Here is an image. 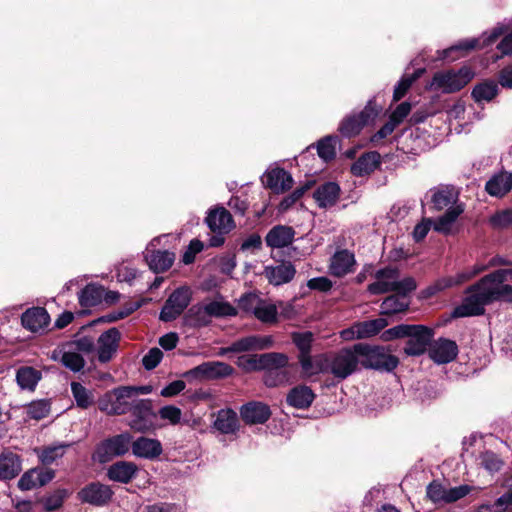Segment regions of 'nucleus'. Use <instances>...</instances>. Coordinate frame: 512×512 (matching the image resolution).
Listing matches in <instances>:
<instances>
[{
	"label": "nucleus",
	"instance_id": "obj_1",
	"mask_svg": "<svg viewBox=\"0 0 512 512\" xmlns=\"http://www.w3.org/2000/svg\"><path fill=\"white\" fill-rule=\"evenodd\" d=\"M512 279V269H499L480 279L467 290L469 295L453 311L454 317L479 316L485 306L495 301H512V286L505 281Z\"/></svg>",
	"mask_w": 512,
	"mask_h": 512
},
{
	"label": "nucleus",
	"instance_id": "obj_2",
	"mask_svg": "<svg viewBox=\"0 0 512 512\" xmlns=\"http://www.w3.org/2000/svg\"><path fill=\"white\" fill-rule=\"evenodd\" d=\"M433 336V329L427 326L400 324L385 330L382 339L391 341L407 338L404 353L408 356H420L426 352Z\"/></svg>",
	"mask_w": 512,
	"mask_h": 512
},
{
	"label": "nucleus",
	"instance_id": "obj_3",
	"mask_svg": "<svg viewBox=\"0 0 512 512\" xmlns=\"http://www.w3.org/2000/svg\"><path fill=\"white\" fill-rule=\"evenodd\" d=\"M355 351L360 355V364L365 369L391 372L399 364L398 358L383 346L357 343Z\"/></svg>",
	"mask_w": 512,
	"mask_h": 512
},
{
	"label": "nucleus",
	"instance_id": "obj_4",
	"mask_svg": "<svg viewBox=\"0 0 512 512\" xmlns=\"http://www.w3.org/2000/svg\"><path fill=\"white\" fill-rule=\"evenodd\" d=\"M135 398L132 386H121L106 392L98 400V408L108 415H124L130 412Z\"/></svg>",
	"mask_w": 512,
	"mask_h": 512
},
{
	"label": "nucleus",
	"instance_id": "obj_5",
	"mask_svg": "<svg viewBox=\"0 0 512 512\" xmlns=\"http://www.w3.org/2000/svg\"><path fill=\"white\" fill-rule=\"evenodd\" d=\"M473 78V72L469 68H461L457 72H437L433 76L430 88L443 93H453L461 90Z\"/></svg>",
	"mask_w": 512,
	"mask_h": 512
},
{
	"label": "nucleus",
	"instance_id": "obj_6",
	"mask_svg": "<svg viewBox=\"0 0 512 512\" xmlns=\"http://www.w3.org/2000/svg\"><path fill=\"white\" fill-rule=\"evenodd\" d=\"M132 446V436L129 433L115 435L102 441L93 455L94 460L106 463L114 457L125 455Z\"/></svg>",
	"mask_w": 512,
	"mask_h": 512
},
{
	"label": "nucleus",
	"instance_id": "obj_7",
	"mask_svg": "<svg viewBox=\"0 0 512 512\" xmlns=\"http://www.w3.org/2000/svg\"><path fill=\"white\" fill-rule=\"evenodd\" d=\"M360 364V355L355 351V345L343 348L329 359V372L335 378L346 379L353 374Z\"/></svg>",
	"mask_w": 512,
	"mask_h": 512
},
{
	"label": "nucleus",
	"instance_id": "obj_8",
	"mask_svg": "<svg viewBox=\"0 0 512 512\" xmlns=\"http://www.w3.org/2000/svg\"><path fill=\"white\" fill-rule=\"evenodd\" d=\"M234 368L222 361L204 362L184 373V377L196 380H218L231 376Z\"/></svg>",
	"mask_w": 512,
	"mask_h": 512
},
{
	"label": "nucleus",
	"instance_id": "obj_9",
	"mask_svg": "<svg viewBox=\"0 0 512 512\" xmlns=\"http://www.w3.org/2000/svg\"><path fill=\"white\" fill-rule=\"evenodd\" d=\"M190 303V291L186 287L176 289L166 300L161 312L160 320L170 322L175 320Z\"/></svg>",
	"mask_w": 512,
	"mask_h": 512
},
{
	"label": "nucleus",
	"instance_id": "obj_10",
	"mask_svg": "<svg viewBox=\"0 0 512 512\" xmlns=\"http://www.w3.org/2000/svg\"><path fill=\"white\" fill-rule=\"evenodd\" d=\"M120 339L121 333L115 327L106 330L98 337L95 353L100 363H108L115 357Z\"/></svg>",
	"mask_w": 512,
	"mask_h": 512
},
{
	"label": "nucleus",
	"instance_id": "obj_11",
	"mask_svg": "<svg viewBox=\"0 0 512 512\" xmlns=\"http://www.w3.org/2000/svg\"><path fill=\"white\" fill-rule=\"evenodd\" d=\"M133 419L130 422V427L139 432H145L152 428L153 423L151 418L155 417L152 410V403L149 399H140L136 397L131 405L129 412Z\"/></svg>",
	"mask_w": 512,
	"mask_h": 512
},
{
	"label": "nucleus",
	"instance_id": "obj_12",
	"mask_svg": "<svg viewBox=\"0 0 512 512\" xmlns=\"http://www.w3.org/2000/svg\"><path fill=\"white\" fill-rule=\"evenodd\" d=\"M377 114L378 111L370 101L358 115L345 118L340 124L339 131L346 137L357 135L365 125L374 120Z\"/></svg>",
	"mask_w": 512,
	"mask_h": 512
},
{
	"label": "nucleus",
	"instance_id": "obj_13",
	"mask_svg": "<svg viewBox=\"0 0 512 512\" xmlns=\"http://www.w3.org/2000/svg\"><path fill=\"white\" fill-rule=\"evenodd\" d=\"M113 495L108 485L99 482L90 483L78 492L79 499L94 506L107 504Z\"/></svg>",
	"mask_w": 512,
	"mask_h": 512
},
{
	"label": "nucleus",
	"instance_id": "obj_14",
	"mask_svg": "<svg viewBox=\"0 0 512 512\" xmlns=\"http://www.w3.org/2000/svg\"><path fill=\"white\" fill-rule=\"evenodd\" d=\"M355 265L354 253L347 249H339L331 256L328 269L332 276L341 278L352 273Z\"/></svg>",
	"mask_w": 512,
	"mask_h": 512
},
{
	"label": "nucleus",
	"instance_id": "obj_15",
	"mask_svg": "<svg viewBox=\"0 0 512 512\" xmlns=\"http://www.w3.org/2000/svg\"><path fill=\"white\" fill-rule=\"evenodd\" d=\"M399 278V270L397 268L386 267L379 269L375 273L376 281L368 285V292L372 295H380L392 292Z\"/></svg>",
	"mask_w": 512,
	"mask_h": 512
},
{
	"label": "nucleus",
	"instance_id": "obj_16",
	"mask_svg": "<svg viewBox=\"0 0 512 512\" xmlns=\"http://www.w3.org/2000/svg\"><path fill=\"white\" fill-rule=\"evenodd\" d=\"M458 354V347L452 340L439 338L429 344V356L437 364L453 361Z\"/></svg>",
	"mask_w": 512,
	"mask_h": 512
},
{
	"label": "nucleus",
	"instance_id": "obj_17",
	"mask_svg": "<svg viewBox=\"0 0 512 512\" xmlns=\"http://www.w3.org/2000/svg\"><path fill=\"white\" fill-rule=\"evenodd\" d=\"M240 415L246 424H264L270 418L271 410L267 404L252 401L240 408Z\"/></svg>",
	"mask_w": 512,
	"mask_h": 512
},
{
	"label": "nucleus",
	"instance_id": "obj_18",
	"mask_svg": "<svg viewBox=\"0 0 512 512\" xmlns=\"http://www.w3.org/2000/svg\"><path fill=\"white\" fill-rule=\"evenodd\" d=\"M262 181L266 187L270 188L277 194L283 193L293 186V178L291 174L282 168H275L267 171L263 175Z\"/></svg>",
	"mask_w": 512,
	"mask_h": 512
},
{
	"label": "nucleus",
	"instance_id": "obj_19",
	"mask_svg": "<svg viewBox=\"0 0 512 512\" xmlns=\"http://www.w3.org/2000/svg\"><path fill=\"white\" fill-rule=\"evenodd\" d=\"M205 222L211 231L222 233H229L234 227L232 215L224 207L209 210Z\"/></svg>",
	"mask_w": 512,
	"mask_h": 512
},
{
	"label": "nucleus",
	"instance_id": "obj_20",
	"mask_svg": "<svg viewBox=\"0 0 512 512\" xmlns=\"http://www.w3.org/2000/svg\"><path fill=\"white\" fill-rule=\"evenodd\" d=\"M131 448L136 457L150 460L159 457L163 452L162 444L159 440L147 437H139L132 441Z\"/></svg>",
	"mask_w": 512,
	"mask_h": 512
},
{
	"label": "nucleus",
	"instance_id": "obj_21",
	"mask_svg": "<svg viewBox=\"0 0 512 512\" xmlns=\"http://www.w3.org/2000/svg\"><path fill=\"white\" fill-rule=\"evenodd\" d=\"M340 197V187L335 182H326L318 186L313 192V198L320 208L327 209L334 206Z\"/></svg>",
	"mask_w": 512,
	"mask_h": 512
},
{
	"label": "nucleus",
	"instance_id": "obj_22",
	"mask_svg": "<svg viewBox=\"0 0 512 512\" xmlns=\"http://www.w3.org/2000/svg\"><path fill=\"white\" fill-rule=\"evenodd\" d=\"M296 270L291 262H282L276 266H267L264 275L269 283L279 286L290 282L295 276Z\"/></svg>",
	"mask_w": 512,
	"mask_h": 512
},
{
	"label": "nucleus",
	"instance_id": "obj_23",
	"mask_svg": "<svg viewBox=\"0 0 512 512\" xmlns=\"http://www.w3.org/2000/svg\"><path fill=\"white\" fill-rule=\"evenodd\" d=\"M21 322L26 329L32 332H38L48 326L50 317L46 309L34 307L22 314Z\"/></svg>",
	"mask_w": 512,
	"mask_h": 512
},
{
	"label": "nucleus",
	"instance_id": "obj_24",
	"mask_svg": "<svg viewBox=\"0 0 512 512\" xmlns=\"http://www.w3.org/2000/svg\"><path fill=\"white\" fill-rule=\"evenodd\" d=\"M138 467L130 461H118L112 464L107 470V476L110 480L127 484L137 474Z\"/></svg>",
	"mask_w": 512,
	"mask_h": 512
},
{
	"label": "nucleus",
	"instance_id": "obj_25",
	"mask_svg": "<svg viewBox=\"0 0 512 512\" xmlns=\"http://www.w3.org/2000/svg\"><path fill=\"white\" fill-rule=\"evenodd\" d=\"M298 361L303 374L307 377L329 371V359L324 354L316 355L314 357L309 354L305 357H299Z\"/></svg>",
	"mask_w": 512,
	"mask_h": 512
},
{
	"label": "nucleus",
	"instance_id": "obj_26",
	"mask_svg": "<svg viewBox=\"0 0 512 512\" xmlns=\"http://www.w3.org/2000/svg\"><path fill=\"white\" fill-rule=\"evenodd\" d=\"M432 193L431 202L435 210H443L455 206L454 204L458 200V192L453 186H440L438 188L431 189Z\"/></svg>",
	"mask_w": 512,
	"mask_h": 512
},
{
	"label": "nucleus",
	"instance_id": "obj_27",
	"mask_svg": "<svg viewBox=\"0 0 512 512\" xmlns=\"http://www.w3.org/2000/svg\"><path fill=\"white\" fill-rule=\"evenodd\" d=\"M295 231L288 226L273 227L266 235V244L271 248H284L293 242Z\"/></svg>",
	"mask_w": 512,
	"mask_h": 512
},
{
	"label": "nucleus",
	"instance_id": "obj_28",
	"mask_svg": "<svg viewBox=\"0 0 512 512\" xmlns=\"http://www.w3.org/2000/svg\"><path fill=\"white\" fill-rule=\"evenodd\" d=\"M22 470L20 457L11 452L3 451L0 454V479L8 480L16 477Z\"/></svg>",
	"mask_w": 512,
	"mask_h": 512
},
{
	"label": "nucleus",
	"instance_id": "obj_29",
	"mask_svg": "<svg viewBox=\"0 0 512 512\" xmlns=\"http://www.w3.org/2000/svg\"><path fill=\"white\" fill-rule=\"evenodd\" d=\"M315 394L312 389L306 385H299L290 390L287 394V403L297 409H306L310 407Z\"/></svg>",
	"mask_w": 512,
	"mask_h": 512
},
{
	"label": "nucleus",
	"instance_id": "obj_30",
	"mask_svg": "<svg viewBox=\"0 0 512 512\" xmlns=\"http://www.w3.org/2000/svg\"><path fill=\"white\" fill-rule=\"evenodd\" d=\"M145 259L152 271H154L155 273H161L168 270L172 266L175 260V255L174 253L166 250H147Z\"/></svg>",
	"mask_w": 512,
	"mask_h": 512
},
{
	"label": "nucleus",
	"instance_id": "obj_31",
	"mask_svg": "<svg viewBox=\"0 0 512 512\" xmlns=\"http://www.w3.org/2000/svg\"><path fill=\"white\" fill-rule=\"evenodd\" d=\"M214 427L222 434H234L239 429L237 413L232 409H221L216 415Z\"/></svg>",
	"mask_w": 512,
	"mask_h": 512
},
{
	"label": "nucleus",
	"instance_id": "obj_32",
	"mask_svg": "<svg viewBox=\"0 0 512 512\" xmlns=\"http://www.w3.org/2000/svg\"><path fill=\"white\" fill-rule=\"evenodd\" d=\"M41 379V371L31 366H22L16 371V382L21 390L33 392Z\"/></svg>",
	"mask_w": 512,
	"mask_h": 512
},
{
	"label": "nucleus",
	"instance_id": "obj_33",
	"mask_svg": "<svg viewBox=\"0 0 512 512\" xmlns=\"http://www.w3.org/2000/svg\"><path fill=\"white\" fill-rule=\"evenodd\" d=\"M463 211L464 207L462 204H456L455 206L449 207L443 215L432 220L434 230L443 234L450 233L452 225Z\"/></svg>",
	"mask_w": 512,
	"mask_h": 512
},
{
	"label": "nucleus",
	"instance_id": "obj_34",
	"mask_svg": "<svg viewBox=\"0 0 512 512\" xmlns=\"http://www.w3.org/2000/svg\"><path fill=\"white\" fill-rule=\"evenodd\" d=\"M511 188L512 175L506 172L494 175L485 185L487 193L494 197H503Z\"/></svg>",
	"mask_w": 512,
	"mask_h": 512
},
{
	"label": "nucleus",
	"instance_id": "obj_35",
	"mask_svg": "<svg viewBox=\"0 0 512 512\" xmlns=\"http://www.w3.org/2000/svg\"><path fill=\"white\" fill-rule=\"evenodd\" d=\"M380 163L378 152H368L358 158L351 166V173L361 177L373 172Z\"/></svg>",
	"mask_w": 512,
	"mask_h": 512
},
{
	"label": "nucleus",
	"instance_id": "obj_36",
	"mask_svg": "<svg viewBox=\"0 0 512 512\" xmlns=\"http://www.w3.org/2000/svg\"><path fill=\"white\" fill-rule=\"evenodd\" d=\"M480 46L479 39L473 38L469 40L461 41L447 49L439 51V59H448L454 61L460 57H463L466 52L473 50Z\"/></svg>",
	"mask_w": 512,
	"mask_h": 512
},
{
	"label": "nucleus",
	"instance_id": "obj_37",
	"mask_svg": "<svg viewBox=\"0 0 512 512\" xmlns=\"http://www.w3.org/2000/svg\"><path fill=\"white\" fill-rule=\"evenodd\" d=\"M261 369L266 371H281L289 363V358L284 353L269 352L260 354Z\"/></svg>",
	"mask_w": 512,
	"mask_h": 512
},
{
	"label": "nucleus",
	"instance_id": "obj_38",
	"mask_svg": "<svg viewBox=\"0 0 512 512\" xmlns=\"http://www.w3.org/2000/svg\"><path fill=\"white\" fill-rule=\"evenodd\" d=\"M387 325L388 322L384 318H376L372 320L357 322L356 333L360 339L369 338L378 334Z\"/></svg>",
	"mask_w": 512,
	"mask_h": 512
},
{
	"label": "nucleus",
	"instance_id": "obj_39",
	"mask_svg": "<svg viewBox=\"0 0 512 512\" xmlns=\"http://www.w3.org/2000/svg\"><path fill=\"white\" fill-rule=\"evenodd\" d=\"M61 363L73 372L81 371L85 366L83 356L67 344L62 352Z\"/></svg>",
	"mask_w": 512,
	"mask_h": 512
},
{
	"label": "nucleus",
	"instance_id": "obj_40",
	"mask_svg": "<svg viewBox=\"0 0 512 512\" xmlns=\"http://www.w3.org/2000/svg\"><path fill=\"white\" fill-rule=\"evenodd\" d=\"M498 94V84L495 81L487 80L479 83L472 90V97L476 102H489Z\"/></svg>",
	"mask_w": 512,
	"mask_h": 512
},
{
	"label": "nucleus",
	"instance_id": "obj_41",
	"mask_svg": "<svg viewBox=\"0 0 512 512\" xmlns=\"http://www.w3.org/2000/svg\"><path fill=\"white\" fill-rule=\"evenodd\" d=\"M408 307L409 301L407 298L401 297L397 294L386 297L380 306L381 314L383 315L401 313L407 310Z\"/></svg>",
	"mask_w": 512,
	"mask_h": 512
},
{
	"label": "nucleus",
	"instance_id": "obj_42",
	"mask_svg": "<svg viewBox=\"0 0 512 512\" xmlns=\"http://www.w3.org/2000/svg\"><path fill=\"white\" fill-rule=\"evenodd\" d=\"M71 392L76 405L82 409H87L93 405L95 397L92 390L87 389L79 382L71 383Z\"/></svg>",
	"mask_w": 512,
	"mask_h": 512
},
{
	"label": "nucleus",
	"instance_id": "obj_43",
	"mask_svg": "<svg viewBox=\"0 0 512 512\" xmlns=\"http://www.w3.org/2000/svg\"><path fill=\"white\" fill-rule=\"evenodd\" d=\"M211 315L206 310V304L193 306L186 314V322L192 327L207 326L211 322Z\"/></svg>",
	"mask_w": 512,
	"mask_h": 512
},
{
	"label": "nucleus",
	"instance_id": "obj_44",
	"mask_svg": "<svg viewBox=\"0 0 512 512\" xmlns=\"http://www.w3.org/2000/svg\"><path fill=\"white\" fill-rule=\"evenodd\" d=\"M291 339L299 351L298 358L311 354L312 343L314 341V334L312 332H293Z\"/></svg>",
	"mask_w": 512,
	"mask_h": 512
},
{
	"label": "nucleus",
	"instance_id": "obj_45",
	"mask_svg": "<svg viewBox=\"0 0 512 512\" xmlns=\"http://www.w3.org/2000/svg\"><path fill=\"white\" fill-rule=\"evenodd\" d=\"M103 298V289L95 285H87L81 290L79 302L83 307H93L98 305Z\"/></svg>",
	"mask_w": 512,
	"mask_h": 512
},
{
	"label": "nucleus",
	"instance_id": "obj_46",
	"mask_svg": "<svg viewBox=\"0 0 512 512\" xmlns=\"http://www.w3.org/2000/svg\"><path fill=\"white\" fill-rule=\"evenodd\" d=\"M206 310L209 312L211 317L216 318L235 316L237 314L236 308L222 299H216L206 303Z\"/></svg>",
	"mask_w": 512,
	"mask_h": 512
},
{
	"label": "nucleus",
	"instance_id": "obj_47",
	"mask_svg": "<svg viewBox=\"0 0 512 512\" xmlns=\"http://www.w3.org/2000/svg\"><path fill=\"white\" fill-rule=\"evenodd\" d=\"M253 315L263 323H274L277 321L278 311L275 304L262 299Z\"/></svg>",
	"mask_w": 512,
	"mask_h": 512
},
{
	"label": "nucleus",
	"instance_id": "obj_48",
	"mask_svg": "<svg viewBox=\"0 0 512 512\" xmlns=\"http://www.w3.org/2000/svg\"><path fill=\"white\" fill-rule=\"evenodd\" d=\"M336 141L337 138L333 136H326L325 138L321 139L317 144V152L319 157L326 162L334 159L336 156Z\"/></svg>",
	"mask_w": 512,
	"mask_h": 512
},
{
	"label": "nucleus",
	"instance_id": "obj_49",
	"mask_svg": "<svg viewBox=\"0 0 512 512\" xmlns=\"http://www.w3.org/2000/svg\"><path fill=\"white\" fill-rule=\"evenodd\" d=\"M479 464L490 473L497 472L501 469L503 462L494 452L485 451L478 457Z\"/></svg>",
	"mask_w": 512,
	"mask_h": 512
},
{
	"label": "nucleus",
	"instance_id": "obj_50",
	"mask_svg": "<svg viewBox=\"0 0 512 512\" xmlns=\"http://www.w3.org/2000/svg\"><path fill=\"white\" fill-rule=\"evenodd\" d=\"M50 412V403L47 400H38L31 402L27 407V415L31 419L41 420L48 416Z\"/></svg>",
	"mask_w": 512,
	"mask_h": 512
},
{
	"label": "nucleus",
	"instance_id": "obj_51",
	"mask_svg": "<svg viewBox=\"0 0 512 512\" xmlns=\"http://www.w3.org/2000/svg\"><path fill=\"white\" fill-rule=\"evenodd\" d=\"M489 224L494 229H504L512 226V208L494 213L489 218Z\"/></svg>",
	"mask_w": 512,
	"mask_h": 512
},
{
	"label": "nucleus",
	"instance_id": "obj_52",
	"mask_svg": "<svg viewBox=\"0 0 512 512\" xmlns=\"http://www.w3.org/2000/svg\"><path fill=\"white\" fill-rule=\"evenodd\" d=\"M158 415L162 420H165L170 425H178L182 420V411L174 405H166L158 410Z\"/></svg>",
	"mask_w": 512,
	"mask_h": 512
},
{
	"label": "nucleus",
	"instance_id": "obj_53",
	"mask_svg": "<svg viewBox=\"0 0 512 512\" xmlns=\"http://www.w3.org/2000/svg\"><path fill=\"white\" fill-rule=\"evenodd\" d=\"M68 446L69 445L61 444L57 446L47 447L41 450V452H39V459L43 464H51L56 459L61 458L64 455L65 449Z\"/></svg>",
	"mask_w": 512,
	"mask_h": 512
},
{
	"label": "nucleus",
	"instance_id": "obj_54",
	"mask_svg": "<svg viewBox=\"0 0 512 512\" xmlns=\"http://www.w3.org/2000/svg\"><path fill=\"white\" fill-rule=\"evenodd\" d=\"M262 298L256 293H247L240 297L238 305L240 309L254 314Z\"/></svg>",
	"mask_w": 512,
	"mask_h": 512
},
{
	"label": "nucleus",
	"instance_id": "obj_55",
	"mask_svg": "<svg viewBox=\"0 0 512 512\" xmlns=\"http://www.w3.org/2000/svg\"><path fill=\"white\" fill-rule=\"evenodd\" d=\"M485 269H486V266L480 265V264H475L471 268H467V269H464L463 271L456 273L453 276L454 282H456L455 283L456 287L468 282L470 279H472L473 277H475L476 275H478Z\"/></svg>",
	"mask_w": 512,
	"mask_h": 512
},
{
	"label": "nucleus",
	"instance_id": "obj_56",
	"mask_svg": "<svg viewBox=\"0 0 512 512\" xmlns=\"http://www.w3.org/2000/svg\"><path fill=\"white\" fill-rule=\"evenodd\" d=\"M512 505V492L505 493L500 496L494 505H482L480 507L482 512H505L508 506Z\"/></svg>",
	"mask_w": 512,
	"mask_h": 512
},
{
	"label": "nucleus",
	"instance_id": "obj_57",
	"mask_svg": "<svg viewBox=\"0 0 512 512\" xmlns=\"http://www.w3.org/2000/svg\"><path fill=\"white\" fill-rule=\"evenodd\" d=\"M68 496V492L65 489L56 490L51 495L47 496L43 500L44 508L47 511H53L61 507L64 499Z\"/></svg>",
	"mask_w": 512,
	"mask_h": 512
},
{
	"label": "nucleus",
	"instance_id": "obj_58",
	"mask_svg": "<svg viewBox=\"0 0 512 512\" xmlns=\"http://www.w3.org/2000/svg\"><path fill=\"white\" fill-rule=\"evenodd\" d=\"M71 348H74L77 352H79L81 355L83 354H91L95 352L96 344L93 340V338L88 336H83L78 339L73 340L72 342L68 343Z\"/></svg>",
	"mask_w": 512,
	"mask_h": 512
},
{
	"label": "nucleus",
	"instance_id": "obj_59",
	"mask_svg": "<svg viewBox=\"0 0 512 512\" xmlns=\"http://www.w3.org/2000/svg\"><path fill=\"white\" fill-rule=\"evenodd\" d=\"M455 283L453 276H444L427 287L426 291L429 296H432L446 289L456 287Z\"/></svg>",
	"mask_w": 512,
	"mask_h": 512
},
{
	"label": "nucleus",
	"instance_id": "obj_60",
	"mask_svg": "<svg viewBox=\"0 0 512 512\" xmlns=\"http://www.w3.org/2000/svg\"><path fill=\"white\" fill-rule=\"evenodd\" d=\"M163 358V352L160 348H151L142 358V364L146 370H152L158 366Z\"/></svg>",
	"mask_w": 512,
	"mask_h": 512
},
{
	"label": "nucleus",
	"instance_id": "obj_61",
	"mask_svg": "<svg viewBox=\"0 0 512 512\" xmlns=\"http://www.w3.org/2000/svg\"><path fill=\"white\" fill-rule=\"evenodd\" d=\"M260 361V354L244 355L238 357L237 365L245 371L262 370Z\"/></svg>",
	"mask_w": 512,
	"mask_h": 512
},
{
	"label": "nucleus",
	"instance_id": "obj_62",
	"mask_svg": "<svg viewBox=\"0 0 512 512\" xmlns=\"http://www.w3.org/2000/svg\"><path fill=\"white\" fill-rule=\"evenodd\" d=\"M416 281L412 277H406L402 280H399V278L396 280V284L393 288L392 292H397V295L401 297H405L410 292L414 291L416 289Z\"/></svg>",
	"mask_w": 512,
	"mask_h": 512
},
{
	"label": "nucleus",
	"instance_id": "obj_63",
	"mask_svg": "<svg viewBox=\"0 0 512 512\" xmlns=\"http://www.w3.org/2000/svg\"><path fill=\"white\" fill-rule=\"evenodd\" d=\"M427 497L434 503L445 502L446 489L436 481L431 482L426 489Z\"/></svg>",
	"mask_w": 512,
	"mask_h": 512
},
{
	"label": "nucleus",
	"instance_id": "obj_64",
	"mask_svg": "<svg viewBox=\"0 0 512 512\" xmlns=\"http://www.w3.org/2000/svg\"><path fill=\"white\" fill-rule=\"evenodd\" d=\"M37 471L36 469H30L29 471L25 472L21 478L18 481V487L23 490H31L38 487V480H37Z\"/></svg>",
	"mask_w": 512,
	"mask_h": 512
}]
</instances>
